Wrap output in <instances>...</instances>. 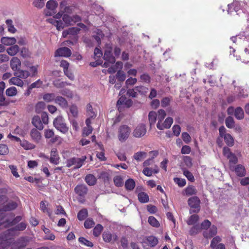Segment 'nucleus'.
I'll list each match as a JSON object with an SVG mask.
<instances>
[{
	"label": "nucleus",
	"mask_w": 249,
	"mask_h": 249,
	"mask_svg": "<svg viewBox=\"0 0 249 249\" xmlns=\"http://www.w3.org/2000/svg\"><path fill=\"white\" fill-rule=\"evenodd\" d=\"M147 241L148 245L151 247H155L158 243V239L153 236H148L147 238Z\"/></svg>",
	"instance_id": "obj_46"
},
{
	"label": "nucleus",
	"mask_w": 249,
	"mask_h": 249,
	"mask_svg": "<svg viewBox=\"0 0 249 249\" xmlns=\"http://www.w3.org/2000/svg\"><path fill=\"white\" fill-rule=\"evenodd\" d=\"M132 105V101L131 99H127L124 95H122L118 99L117 103V107L118 110L121 111L122 108H129Z\"/></svg>",
	"instance_id": "obj_8"
},
{
	"label": "nucleus",
	"mask_w": 249,
	"mask_h": 249,
	"mask_svg": "<svg viewBox=\"0 0 249 249\" xmlns=\"http://www.w3.org/2000/svg\"><path fill=\"white\" fill-rule=\"evenodd\" d=\"M235 117L238 120H242L244 117V113L241 107H237L234 110Z\"/></svg>",
	"instance_id": "obj_36"
},
{
	"label": "nucleus",
	"mask_w": 249,
	"mask_h": 249,
	"mask_svg": "<svg viewBox=\"0 0 249 249\" xmlns=\"http://www.w3.org/2000/svg\"><path fill=\"white\" fill-rule=\"evenodd\" d=\"M6 23L8 26V31L12 33H15L17 30L13 25V21L11 19H7Z\"/></svg>",
	"instance_id": "obj_56"
},
{
	"label": "nucleus",
	"mask_w": 249,
	"mask_h": 249,
	"mask_svg": "<svg viewBox=\"0 0 249 249\" xmlns=\"http://www.w3.org/2000/svg\"><path fill=\"white\" fill-rule=\"evenodd\" d=\"M241 9L240 3L238 1H233L232 3L228 5V13L231 14L233 12L237 13Z\"/></svg>",
	"instance_id": "obj_17"
},
{
	"label": "nucleus",
	"mask_w": 249,
	"mask_h": 249,
	"mask_svg": "<svg viewBox=\"0 0 249 249\" xmlns=\"http://www.w3.org/2000/svg\"><path fill=\"white\" fill-rule=\"evenodd\" d=\"M241 60L245 63H249V47L244 50V53L242 54Z\"/></svg>",
	"instance_id": "obj_40"
},
{
	"label": "nucleus",
	"mask_w": 249,
	"mask_h": 249,
	"mask_svg": "<svg viewBox=\"0 0 249 249\" xmlns=\"http://www.w3.org/2000/svg\"><path fill=\"white\" fill-rule=\"evenodd\" d=\"M146 153L144 152H138L134 154V158L137 161H141L146 157Z\"/></svg>",
	"instance_id": "obj_54"
},
{
	"label": "nucleus",
	"mask_w": 249,
	"mask_h": 249,
	"mask_svg": "<svg viewBox=\"0 0 249 249\" xmlns=\"http://www.w3.org/2000/svg\"><path fill=\"white\" fill-rule=\"evenodd\" d=\"M39 131V130L34 128L31 130L30 132L31 141L36 143H39L42 140V135Z\"/></svg>",
	"instance_id": "obj_10"
},
{
	"label": "nucleus",
	"mask_w": 249,
	"mask_h": 249,
	"mask_svg": "<svg viewBox=\"0 0 249 249\" xmlns=\"http://www.w3.org/2000/svg\"><path fill=\"white\" fill-rule=\"evenodd\" d=\"M19 50V48L17 45H13L7 49L8 54L11 56L16 55Z\"/></svg>",
	"instance_id": "obj_33"
},
{
	"label": "nucleus",
	"mask_w": 249,
	"mask_h": 249,
	"mask_svg": "<svg viewBox=\"0 0 249 249\" xmlns=\"http://www.w3.org/2000/svg\"><path fill=\"white\" fill-rule=\"evenodd\" d=\"M136 186L135 181L132 178H129L125 181V188L127 191L133 190Z\"/></svg>",
	"instance_id": "obj_28"
},
{
	"label": "nucleus",
	"mask_w": 249,
	"mask_h": 249,
	"mask_svg": "<svg viewBox=\"0 0 249 249\" xmlns=\"http://www.w3.org/2000/svg\"><path fill=\"white\" fill-rule=\"evenodd\" d=\"M197 191L193 185H189L185 190V194L187 196L195 195L197 194Z\"/></svg>",
	"instance_id": "obj_30"
},
{
	"label": "nucleus",
	"mask_w": 249,
	"mask_h": 249,
	"mask_svg": "<svg viewBox=\"0 0 249 249\" xmlns=\"http://www.w3.org/2000/svg\"><path fill=\"white\" fill-rule=\"evenodd\" d=\"M103 230V227L101 224H97L93 230V234L95 237L100 235Z\"/></svg>",
	"instance_id": "obj_45"
},
{
	"label": "nucleus",
	"mask_w": 249,
	"mask_h": 249,
	"mask_svg": "<svg viewBox=\"0 0 249 249\" xmlns=\"http://www.w3.org/2000/svg\"><path fill=\"white\" fill-rule=\"evenodd\" d=\"M173 123V119L171 117H167L163 124L157 123V127L160 130L169 128Z\"/></svg>",
	"instance_id": "obj_15"
},
{
	"label": "nucleus",
	"mask_w": 249,
	"mask_h": 249,
	"mask_svg": "<svg viewBox=\"0 0 249 249\" xmlns=\"http://www.w3.org/2000/svg\"><path fill=\"white\" fill-rule=\"evenodd\" d=\"M71 54V50L67 47H61L57 49L54 53V56L69 57Z\"/></svg>",
	"instance_id": "obj_11"
},
{
	"label": "nucleus",
	"mask_w": 249,
	"mask_h": 249,
	"mask_svg": "<svg viewBox=\"0 0 249 249\" xmlns=\"http://www.w3.org/2000/svg\"><path fill=\"white\" fill-rule=\"evenodd\" d=\"M87 113L90 118H95L96 114L93 110L92 107L90 104H88L86 107Z\"/></svg>",
	"instance_id": "obj_50"
},
{
	"label": "nucleus",
	"mask_w": 249,
	"mask_h": 249,
	"mask_svg": "<svg viewBox=\"0 0 249 249\" xmlns=\"http://www.w3.org/2000/svg\"><path fill=\"white\" fill-rule=\"evenodd\" d=\"M225 124L229 128H232L234 127L235 122L232 117L229 116L225 119Z\"/></svg>",
	"instance_id": "obj_44"
},
{
	"label": "nucleus",
	"mask_w": 249,
	"mask_h": 249,
	"mask_svg": "<svg viewBox=\"0 0 249 249\" xmlns=\"http://www.w3.org/2000/svg\"><path fill=\"white\" fill-rule=\"evenodd\" d=\"M85 181L88 185L92 186L96 184L97 179L93 175L88 174L85 177Z\"/></svg>",
	"instance_id": "obj_27"
},
{
	"label": "nucleus",
	"mask_w": 249,
	"mask_h": 249,
	"mask_svg": "<svg viewBox=\"0 0 249 249\" xmlns=\"http://www.w3.org/2000/svg\"><path fill=\"white\" fill-rule=\"evenodd\" d=\"M116 78L121 82H124L126 78L125 73L121 70H119L116 73Z\"/></svg>",
	"instance_id": "obj_55"
},
{
	"label": "nucleus",
	"mask_w": 249,
	"mask_h": 249,
	"mask_svg": "<svg viewBox=\"0 0 249 249\" xmlns=\"http://www.w3.org/2000/svg\"><path fill=\"white\" fill-rule=\"evenodd\" d=\"M3 233L0 235V238L3 240L0 243V249H10L9 243V236L3 235Z\"/></svg>",
	"instance_id": "obj_20"
},
{
	"label": "nucleus",
	"mask_w": 249,
	"mask_h": 249,
	"mask_svg": "<svg viewBox=\"0 0 249 249\" xmlns=\"http://www.w3.org/2000/svg\"><path fill=\"white\" fill-rule=\"evenodd\" d=\"M98 178L102 179L104 182L109 181L110 178V174L109 171H102L98 175Z\"/></svg>",
	"instance_id": "obj_29"
},
{
	"label": "nucleus",
	"mask_w": 249,
	"mask_h": 249,
	"mask_svg": "<svg viewBox=\"0 0 249 249\" xmlns=\"http://www.w3.org/2000/svg\"><path fill=\"white\" fill-rule=\"evenodd\" d=\"M157 118L158 120V123H161L163 119L165 118L166 113L163 109H160L158 111Z\"/></svg>",
	"instance_id": "obj_53"
},
{
	"label": "nucleus",
	"mask_w": 249,
	"mask_h": 249,
	"mask_svg": "<svg viewBox=\"0 0 249 249\" xmlns=\"http://www.w3.org/2000/svg\"><path fill=\"white\" fill-rule=\"evenodd\" d=\"M54 102L62 108H66L68 106L67 101L62 96H58L56 97Z\"/></svg>",
	"instance_id": "obj_23"
},
{
	"label": "nucleus",
	"mask_w": 249,
	"mask_h": 249,
	"mask_svg": "<svg viewBox=\"0 0 249 249\" xmlns=\"http://www.w3.org/2000/svg\"><path fill=\"white\" fill-rule=\"evenodd\" d=\"M86 159V156H83L80 158L76 157L71 158L67 161V166L70 167L72 165H75L74 169L80 168L83 165Z\"/></svg>",
	"instance_id": "obj_5"
},
{
	"label": "nucleus",
	"mask_w": 249,
	"mask_h": 249,
	"mask_svg": "<svg viewBox=\"0 0 249 249\" xmlns=\"http://www.w3.org/2000/svg\"><path fill=\"white\" fill-rule=\"evenodd\" d=\"M59 157L56 148H53L51 151L50 161L51 163L57 165L59 163Z\"/></svg>",
	"instance_id": "obj_19"
},
{
	"label": "nucleus",
	"mask_w": 249,
	"mask_h": 249,
	"mask_svg": "<svg viewBox=\"0 0 249 249\" xmlns=\"http://www.w3.org/2000/svg\"><path fill=\"white\" fill-rule=\"evenodd\" d=\"M113 181L117 187H121L123 185V179L121 176H116L114 177Z\"/></svg>",
	"instance_id": "obj_48"
},
{
	"label": "nucleus",
	"mask_w": 249,
	"mask_h": 249,
	"mask_svg": "<svg viewBox=\"0 0 249 249\" xmlns=\"http://www.w3.org/2000/svg\"><path fill=\"white\" fill-rule=\"evenodd\" d=\"M54 127L63 134H66L69 130V127L65 123V119L60 116L54 119L53 122Z\"/></svg>",
	"instance_id": "obj_3"
},
{
	"label": "nucleus",
	"mask_w": 249,
	"mask_h": 249,
	"mask_svg": "<svg viewBox=\"0 0 249 249\" xmlns=\"http://www.w3.org/2000/svg\"><path fill=\"white\" fill-rule=\"evenodd\" d=\"M70 111L72 116L75 118L78 115V108L76 105H72L70 107Z\"/></svg>",
	"instance_id": "obj_64"
},
{
	"label": "nucleus",
	"mask_w": 249,
	"mask_h": 249,
	"mask_svg": "<svg viewBox=\"0 0 249 249\" xmlns=\"http://www.w3.org/2000/svg\"><path fill=\"white\" fill-rule=\"evenodd\" d=\"M17 41L14 37H2L1 38V42L5 45H14Z\"/></svg>",
	"instance_id": "obj_25"
},
{
	"label": "nucleus",
	"mask_w": 249,
	"mask_h": 249,
	"mask_svg": "<svg viewBox=\"0 0 249 249\" xmlns=\"http://www.w3.org/2000/svg\"><path fill=\"white\" fill-rule=\"evenodd\" d=\"M217 232V229L216 226L213 225L211 227L209 231V233H204V236L206 238H211L214 236Z\"/></svg>",
	"instance_id": "obj_35"
},
{
	"label": "nucleus",
	"mask_w": 249,
	"mask_h": 249,
	"mask_svg": "<svg viewBox=\"0 0 249 249\" xmlns=\"http://www.w3.org/2000/svg\"><path fill=\"white\" fill-rule=\"evenodd\" d=\"M200 231V228L199 225H196L193 226L190 231V234L191 235L196 234Z\"/></svg>",
	"instance_id": "obj_63"
},
{
	"label": "nucleus",
	"mask_w": 249,
	"mask_h": 249,
	"mask_svg": "<svg viewBox=\"0 0 249 249\" xmlns=\"http://www.w3.org/2000/svg\"><path fill=\"white\" fill-rule=\"evenodd\" d=\"M10 83L11 84L22 87L23 85V81L18 77H12L10 79Z\"/></svg>",
	"instance_id": "obj_38"
},
{
	"label": "nucleus",
	"mask_w": 249,
	"mask_h": 249,
	"mask_svg": "<svg viewBox=\"0 0 249 249\" xmlns=\"http://www.w3.org/2000/svg\"><path fill=\"white\" fill-rule=\"evenodd\" d=\"M17 206V203H7L2 210H0V225L4 224V226H12L18 223L22 220V216L19 215L16 216L12 221L6 217L5 212L14 210Z\"/></svg>",
	"instance_id": "obj_1"
},
{
	"label": "nucleus",
	"mask_w": 249,
	"mask_h": 249,
	"mask_svg": "<svg viewBox=\"0 0 249 249\" xmlns=\"http://www.w3.org/2000/svg\"><path fill=\"white\" fill-rule=\"evenodd\" d=\"M55 96L54 93H46L43 96V100L47 102L55 101Z\"/></svg>",
	"instance_id": "obj_47"
},
{
	"label": "nucleus",
	"mask_w": 249,
	"mask_h": 249,
	"mask_svg": "<svg viewBox=\"0 0 249 249\" xmlns=\"http://www.w3.org/2000/svg\"><path fill=\"white\" fill-rule=\"evenodd\" d=\"M223 155L229 160V167L234 166L238 162V158L233 153L231 152L230 148L224 146L222 150Z\"/></svg>",
	"instance_id": "obj_6"
},
{
	"label": "nucleus",
	"mask_w": 249,
	"mask_h": 249,
	"mask_svg": "<svg viewBox=\"0 0 249 249\" xmlns=\"http://www.w3.org/2000/svg\"><path fill=\"white\" fill-rule=\"evenodd\" d=\"M14 75L21 79H26L30 75V73L27 71H24L19 69L14 72Z\"/></svg>",
	"instance_id": "obj_24"
},
{
	"label": "nucleus",
	"mask_w": 249,
	"mask_h": 249,
	"mask_svg": "<svg viewBox=\"0 0 249 249\" xmlns=\"http://www.w3.org/2000/svg\"><path fill=\"white\" fill-rule=\"evenodd\" d=\"M5 88V83L3 82H0V106H6L8 103L5 100L3 96V90Z\"/></svg>",
	"instance_id": "obj_22"
},
{
	"label": "nucleus",
	"mask_w": 249,
	"mask_h": 249,
	"mask_svg": "<svg viewBox=\"0 0 249 249\" xmlns=\"http://www.w3.org/2000/svg\"><path fill=\"white\" fill-rule=\"evenodd\" d=\"M66 4H67L66 0H64L62 1L60 4V8L61 9H63V11H62L64 12V13L65 12L69 13V14L72 13V10L71 7L65 6L66 5Z\"/></svg>",
	"instance_id": "obj_41"
},
{
	"label": "nucleus",
	"mask_w": 249,
	"mask_h": 249,
	"mask_svg": "<svg viewBox=\"0 0 249 249\" xmlns=\"http://www.w3.org/2000/svg\"><path fill=\"white\" fill-rule=\"evenodd\" d=\"M27 223L24 221L21 222L20 223L16 225L15 227L8 229L3 232V235L8 236L9 234L12 235H18L17 233V231H24L27 227Z\"/></svg>",
	"instance_id": "obj_4"
},
{
	"label": "nucleus",
	"mask_w": 249,
	"mask_h": 249,
	"mask_svg": "<svg viewBox=\"0 0 249 249\" xmlns=\"http://www.w3.org/2000/svg\"><path fill=\"white\" fill-rule=\"evenodd\" d=\"M75 192L79 196H84L88 193V188L84 184L77 185L74 188Z\"/></svg>",
	"instance_id": "obj_16"
},
{
	"label": "nucleus",
	"mask_w": 249,
	"mask_h": 249,
	"mask_svg": "<svg viewBox=\"0 0 249 249\" xmlns=\"http://www.w3.org/2000/svg\"><path fill=\"white\" fill-rule=\"evenodd\" d=\"M138 197L140 202H148L149 201V196L144 192L139 193L138 195Z\"/></svg>",
	"instance_id": "obj_43"
},
{
	"label": "nucleus",
	"mask_w": 249,
	"mask_h": 249,
	"mask_svg": "<svg viewBox=\"0 0 249 249\" xmlns=\"http://www.w3.org/2000/svg\"><path fill=\"white\" fill-rule=\"evenodd\" d=\"M199 217L197 214H193L191 215L187 221V224L188 225H193L196 224L199 220Z\"/></svg>",
	"instance_id": "obj_39"
},
{
	"label": "nucleus",
	"mask_w": 249,
	"mask_h": 249,
	"mask_svg": "<svg viewBox=\"0 0 249 249\" xmlns=\"http://www.w3.org/2000/svg\"><path fill=\"white\" fill-rule=\"evenodd\" d=\"M148 221L150 225L156 228L159 227L160 225L159 221L153 216L148 217Z\"/></svg>",
	"instance_id": "obj_51"
},
{
	"label": "nucleus",
	"mask_w": 249,
	"mask_h": 249,
	"mask_svg": "<svg viewBox=\"0 0 249 249\" xmlns=\"http://www.w3.org/2000/svg\"><path fill=\"white\" fill-rule=\"evenodd\" d=\"M135 89L142 95H145L149 90L148 88L143 86H136L135 87Z\"/></svg>",
	"instance_id": "obj_42"
},
{
	"label": "nucleus",
	"mask_w": 249,
	"mask_h": 249,
	"mask_svg": "<svg viewBox=\"0 0 249 249\" xmlns=\"http://www.w3.org/2000/svg\"><path fill=\"white\" fill-rule=\"evenodd\" d=\"M190 209L189 213L190 214L192 213H197L199 212L200 209V203H188Z\"/></svg>",
	"instance_id": "obj_34"
},
{
	"label": "nucleus",
	"mask_w": 249,
	"mask_h": 249,
	"mask_svg": "<svg viewBox=\"0 0 249 249\" xmlns=\"http://www.w3.org/2000/svg\"><path fill=\"white\" fill-rule=\"evenodd\" d=\"M21 65V61L17 57H13L10 60V67L14 72L20 68Z\"/></svg>",
	"instance_id": "obj_18"
},
{
	"label": "nucleus",
	"mask_w": 249,
	"mask_h": 249,
	"mask_svg": "<svg viewBox=\"0 0 249 249\" xmlns=\"http://www.w3.org/2000/svg\"><path fill=\"white\" fill-rule=\"evenodd\" d=\"M43 231L46 234L44 237L45 239L49 240H54L55 238V235L53 233L50 232V231L49 229L44 227Z\"/></svg>",
	"instance_id": "obj_37"
},
{
	"label": "nucleus",
	"mask_w": 249,
	"mask_h": 249,
	"mask_svg": "<svg viewBox=\"0 0 249 249\" xmlns=\"http://www.w3.org/2000/svg\"><path fill=\"white\" fill-rule=\"evenodd\" d=\"M17 93V89L14 87H10L6 90V94L8 96L16 95Z\"/></svg>",
	"instance_id": "obj_60"
},
{
	"label": "nucleus",
	"mask_w": 249,
	"mask_h": 249,
	"mask_svg": "<svg viewBox=\"0 0 249 249\" xmlns=\"http://www.w3.org/2000/svg\"><path fill=\"white\" fill-rule=\"evenodd\" d=\"M130 133V128L126 125H123L120 126L118 130V137L121 142H124L129 137Z\"/></svg>",
	"instance_id": "obj_7"
},
{
	"label": "nucleus",
	"mask_w": 249,
	"mask_h": 249,
	"mask_svg": "<svg viewBox=\"0 0 249 249\" xmlns=\"http://www.w3.org/2000/svg\"><path fill=\"white\" fill-rule=\"evenodd\" d=\"M40 209L43 213H47L49 216H51L52 211L48 208V204L40 203Z\"/></svg>",
	"instance_id": "obj_57"
},
{
	"label": "nucleus",
	"mask_w": 249,
	"mask_h": 249,
	"mask_svg": "<svg viewBox=\"0 0 249 249\" xmlns=\"http://www.w3.org/2000/svg\"><path fill=\"white\" fill-rule=\"evenodd\" d=\"M157 114L155 111H151L149 112L148 114V120L151 127L152 125H154L155 124L157 120Z\"/></svg>",
	"instance_id": "obj_31"
},
{
	"label": "nucleus",
	"mask_w": 249,
	"mask_h": 249,
	"mask_svg": "<svg viewBox=\"0 0 249 249\" xmlns=\"http://www.w3.org/2000/svg\"><path fill=\"white\" fill-rule=\"evenodd\" d=\"M174 181L180 187H184L186 183V180L185 179L179 178H174Z\"/></svg>",
	"instance_id": "obj_58"
},
{
	"label": "nucleus",
	"mask_w": 249,
	"mask_h": 249,
	"mask_svg": "<svg viewBox=\"0 0 249 249\" xmlns=\"http://www.w3.org/2000/svg\"><path fill=\"white\" fill-rule=\"evenodd\" d=\"M62 18L66 26H69L73 25L71 17L67 14H64Z\"/></svg>",
	"instance_id": "obj_49"
},
{
	"label": "nucleus",
	"mask_w": 249,
	"mask_h": 249,
	"mask_svg": "<svg viewBox=\"0 0 249 249\" xmlns=\"http://www.w3.org/2000/svg\"><path fill=\"white\" fill-rule=\"evenodd\" d=\"M221 241V238L217 236L214 237L211 242L210 246L213 249H215L218 245L217 244Z\"/></svg>",
	"instance_id": "obj_62"
},
{
	"label": "nucleus",
	"mask_w": 249,
	"mask_h": 249,
	"mask_svg": "<svg viewBox=\"0 0 249 249\" xmlns=\"http://www.w3.org/2000/svg\"><path fill=\"white\" fill-rule=\"evenodd\" d=\"M20 144L25 150H31L35 148L36 147V145L34 144L25 140L21 141Z\"/></svg>",
	"instance_id": "obj_26"
},
{
	"label": "nucleus",
	"mask_w": 249,
	"mask_h": 249,
	"mask_svg": "<svg viewBox=\"0 0 249 249\" xmlns=\"http://www.w3.org/2000/svg\"><path fill=\"white\" fill-rule=\"evenodd\" d=\"M32 124L34 126L39 130H42L44 128V126L41 121L40 117L38 116H35L32 120Z\"/></svg>",
	"instance_id": "obj_21"
},
{
	"label": "nucleus",
	"mask_w": 249,
	"mask_h": 249,
	"mask_svg": "<svg viewBox=\"0 0 249 249\" xmlns=\"http://www.w3.org/2000/svg\"><path fill=\"white\" fill-rule=\"evenodd\" d=\"M226 144L229 147H232L234 144L233 138L230 134H227L223 137Z\"/></svg>",
	"instance_id": "obj_32"
},
{
	"label": "nucleus",
	"mask_w": 249,
	"mask_h": 249,
	"mask_svg": "<svg viewBox=\"0 0 249 249\" xmlns=\"http://www.w3.org/2000/svg\"><path fill=\"white\" fill-rule=\"evenodd\" d=\"M88 216V211L86 209H82L80 210L77 214V218L80 220H83Z\"/></svg>",
	"instance_id": "obj_52"
},
{
	"label": "nucleus",
	"mask_w": 249,
	"mask_h": 249,
	"mask_svg": "<svg viewBox=\"0 0 249 249\" xmlns=\"http://www.w3.org/2000/svg\"><path fill=\"white\" fill-rule=\"evenodd\" d=\"M28 242V239L27 237H21L18 238L16 241L11 239L9 237V243L10 249H19L23 248L26 246Z\"/></svg>",
	"instance_id": "obj_2"
},
{
	"label": "nucleus",
	"mask_w": 249,
	"mask_h": 249,
	"mask_svg": "<svg viewBox=\"0 0 249 249\" xmlns=\"http://www.w3.org/2000/svg\"><path fill=\"white\" fill-rule=\"evenodd\" d=\"M230 170L235 171L236 175L240 177H244L246 174V169L242 164H237L236 166L231 165Z\"/></svg>",
	"instance_id": "obj_12"
},
{
	"label": "nucleus",
	"mask_w": 249,
	"mask_h": 249,
	"mask_svg": "<svg viewBox=\"0 0 249 249\" xmlns=\"http://www.w3.org/2000/svg\"><path fill=\"white\" fill-rule=\"evenodd\" d=\"M94 225L95 223L92 218H88L84 222V227L86 229H90Z\"/></svg>",
	"instance_id": "obj_61"
},
{
	"label": "nucleus",
	"mask_w": 249,
	"mask_h": 249,
	"mask_svg": "<svg viewBox=\"0 0 249 249\" xmlns=\"http://www.w3.org/2000/svg\"><path fill=\"white\" fill-rule=\"evenodd\" d=\"M112 50L113 49L111 45H107L103 58L105 61H108L111 64H114L115 62L116 59L112 54Z\"/></svg>",
	"instance_id": "obj_9"
},
{
	"label": "nucleus",
	"mask_w": 249,
	"mask_h": 249,
	"mask_svg": "<svg viewBox=\"0 0 249 249\" xmlns=\"http://www.w3.org/2000/svg\"><path fill=\"white\" fill-rule=\"evenodd\" d=\"M146 132V126L143 124H139L134 129L133 134L134 137L141 138L143 136Z\"/></svg>",
	"instance_id": "obj_13"
},
{
	"label": "nucleus",
	"mask_w": 249,
	"mask_h": 249,
	"mask_svg": "<svg viewBox=\"0 0 249 249\" xmlns=\"http://www.w3.org/2000/svg\"><path fill=\"white\" fill-rule=\"evenodd\" d=\"M58 6L57 2L54 0H50L46 3L47 8L50 10L46 13L47 16H52L56 13V8Z\"/></svg>",
	"instance_id": "obj_14"
},
{
	"label": "nucleus",
	"mask_w": 249,
	"mask_h": 249,
	"mask_svg": "<svg viewBox=\"0 0 249 249\" xmlns=\"http://www.w3.org/2000/svg\"><path fill=\"white\" fill-rule=\"evenodd\" d=\"M172 100V97H164L161 101V106L165 107L170 105V102Z\"/></svg>",
	"instance_id": "obj_59"
}]
</instances>
